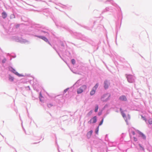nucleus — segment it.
<instances>
[{
    "label": "nucleus",
    "instance_id": "1",
    "mask_svg": "<svg viewBox=\"0 0 152 152\" xmlns=\"http://www.w3.org/2000/svg\"><path fill=\"white\" fill-rule=\"evenodd\" d=\"M87 88V86L85 85H83L77 89V93L78 94H80L82 93L84 90H85Z\"/></svg>",
    "mask_w": 152,
    "mask_h": 152
},
{
    "label": "nucleus",
    "instance_id": "2",
    "mask_svg": "<svg viewBox=\"0 0 152 152\" xmlns=\"http://www.w3.org/2000/svg\"><path fill=\"white\" fill-rule=\"evenodd\" d=\"M110 96V94H105L102 97L101 99L103 102L107 101L109 99Z\"/></svg>",
    "mask_w": 152,
    "mask_h": 152
},
{
    "label": "nucleus",
    "instance_id": "3",
    "mask_svg": "<svg viewBox=\"0 0 152 152\" xmlns=\"http://www.w3.org/2000/svg\"><path fill=\"white\" fill-rule=\"evenodd\" d=\"M128 82L130 83H133L134 80V77L132 75H128L127 77Z\"/></svg>",
    "mask_w": 152,
    "mask_h": 152
},
{
    "label": "nucleus",
    "instance_id": "4",
    "mask_svg": "<svg viewBox=\"0 0 152 152\" xmlns=\"http://www.w3.org/2000/svg\"><path fill=\"white\" fill-rule=\"evenodd\" d=\"M96 116H95L93 118H91L88 123L90 124L91 123H95L96 122Z\"/></svg>",
    "mask_w": 152,
    "mask_h": 152
},
{
    "label": "nucleus",
    "instance_id": "5",
    "mask_svg": "<svg viewBox=\"0 0 152 152\" xmlns=\"http://www.w3.org/2000/svg\"><path fill=\"white\" fill-rule=\"evenodd\" d=\"M137 132L140 134V135L144 139H146V137L145 135L141 132L139 130H137Z\"/></svg>",
    "mask_w": 152,
    "mask_h": 152
},
{
    "label": "nucleus",
    "instance_id": "6",
    "mask_svg": "<svg viewBox=\"0 0 152 152\" xmlns=\"http://www.w3.org/2000/svg\"><path fill=\"white\" fill-rule=\"evenodd\" d=\"M12 72H13L15 74L18 76L19 77H22L23 76V75L18 73L16 71L15 69H12Z\"/></svg>",
    "mask_w": 152,
    "mask_h": 152
},
{
    "label": "nucleus",
    "instance_id": "7",
    "mask_svg": "<svg viewBox=\"0 0 152 152\" xmlns=\"http://www.w3.org/2000/svg\"><path fill=\"white\" fill-rule=\"evenodd\" d=\"M104 87L105 89H107L108 88L110 83L107 81H105L104 83Z\"/></svg>",
    "mask_w": 152,
    "mask_h": 152
},
{
    "label": "nucleus",
    "instance_id": "8",
    "mask_svg": "<svg viewBox=\"0 0 152 152\" xmlns=\"http://www.w3.org/2000/svg\"><path fill=\"white\" fill-rule=\"evenodd\" d=\"M39 38L43 39L44 41H45V42H49L48 39L45 37H43V36H38V37Z\"/></svg>",
    "mask_w": 152,
    "mask_h": 152
},
{
    "label": "nucleus",
    "instance_id": "9",
    "mask_svg": "<svg viewBox=\"0 0 152 152\" xmlns=\"http://www.w3.org/2000/svg\"><path fill=\"white\" fill-rule=\"evenodd\" d=\"M119 99L120 100L122 101H126V98L124 96H120Z\"/></svg>",
    "mask_w": 152,
    "mask_h": 152
},
{
    "label": "nucleus",
    "instance_id": "10",
    "mask_svg": "<svg viewBox=\"0 0 152 152\" xmlns=\"http://www.w3.org/2000/svg\"><path fill=\"white\" fill-rule=\"evenodd\" d=\"M2 16L3 18H6L7 17V14L6 12H3L2 13Z\"/></svg>",
    "mask_w": 152,
    "mask_h": 152
},
{
    "label": "nucleus",
    "instance_id": "11",
    "mask_svg": "<svg viewBox=\"0 0 152 152\" xmlns=\"http://www.w3.org/2000/svg\"><path fill=\"white\" fill-rule=\"evenodd\" d=\"M120 110L121 112V115H122V116L124 118L126 116V115L124 113V112L122 111V109L121 108H120Z\"/></svg>",
    "mask_w": 152,
    "mask_h": 152
},
{
    "label": "nucleus",
    "instance_id": "12",
    "mask_svg": "<svg viewBox=\"0 0 152 152\" xmlns=\"http://www.w3.org/2000/svg\"><path fill=\"white\" fill-rule=\"evenodd\" d=\"M96 90L94 89V88H93L92 90L90 92V94L91 95H94L96 91Z\"/></svg>",
    "mask_w": 152,
    "mask_h": 152
},
{
    "label": "nucleus",
    "instance_id": "13",
    "mask_svg": "<svg viewBox=\"0 0 152 152\" xmlns=\"http://www.w3.org/2000/svg\"><path fill=\"white\" fill-rule=\"evenodd\" d=\"M98 83H96L93 88H94V89L96 90L97 88H98Z\"/></svg>",
    "mask_w": 152,
    "mask_h": 152
},
{
    "label": "nucleus",
    "instance_id": "14",
    "mask_svg": "<svg viewBox=\"0 0 152 152\" xmlns=\"http://www.w3.org/2000/svg\"><path fill=\"white\" fill-rule=\"evenodd\" d=\"M93 132V131L92 130H91L87 134L88 135H89V136H91V135H92V133Z\"/></svg>",
    "mask_w": 152,
    "mask_h": 152
},
{
    "label": "nucleus",
    "instance_id": "15",
    "mask_svg": "<svg viewBox=\"0 0 152 152\" xmlns=\"http://www.w3.org/2000/svg\"><path fill=\"white\" fill-rule=\"evenodd\" d=\"M98 109V106L97 105H96L95 108V112H97Z\"/></svg>",
    "mask_w": 152,
    "mask_h": 152
},
{
    "label": "nucleus",
    "instance_id": "16",
    "mask_svg": "<svg viewBox=\"0 0 152 152\" xmlns=\"http://www.w3.org/2000/svg\"><path fill=\"white\" fill-rule=\"evenodd\" d=\"M148 123L149 124H152V118H150L148 120Z\"/></svg>",
    "mask_w": 152,
    "mask_h": 152
},
{
    "label": "nucleus",
    "instance_id": "17",
    "mask_svg": "<svg viewBox=\"0 0 152 152\" xmlns=\"http://www.w3.org/2000/svg\"><path fill=\"white\" fill-rule=\"evenodd\" d=\"M99 126H98V127L96 129V130H95V133H96V134H98V131H99Z\"/></svg>",
    "mask_w": 152,
    "mask_h": 152
},
{
    "label": "nucleus",
    "instance_id": "18",
    "mask_svg": "<svg viewBox=\"0 0 152 152\" xmlns=\"http://www.w3.org/2000/svg\"><path fill=\"white\" fill-rule=\"evenodd\" d=\"M72 62L73 64H74L75 63V61L74 59H73L72 60Z\"/></svg>",
    "mask_w": 152,
    "mask_h": 152
},
{
    "label": "nucleus",
    "instance_id": "19",
    "mask_svg": "<svg viewBox=\"0 0 152 152\" xmlns=\"http://www.w3.org/2000/svg\"><path fill=\"white\" fill-rule=\"evenodd\" d=\"M103 121H104V118H103L102 119V121L100 122V123H99V126L101 125L102 124V123L103 122Z\"/></svg>",
    "mask_w": 152,
    "mask_h": 152
},
{
    "label": "nucleus",
    "instance_id": "20",
    "mask_svg": "<svg viewBox=\"0 0 152 152\" xmlns=\"http://www.w3.org/2000/svg\"><path fill=\"white\" fill-rule=\"evenodd\" d=\"M43 98L42 96H41V95L40 94V100L41 102H42L43 101V100L42 99V98Z\"/></svg>",
    "mask_w": 152,
    "mask_h": 152
},
{
    "label": "nucleus",
    "instance_id": "21",
    "mask_svg": "<svg viewBox=\"0 0 152 152\" xmlns=\"http://www.w3.org/2000/svg\"><path fill=\"white\" fill-rule=\"evenodd\" d=\"M47 106L48 107H50L53 106V105L51 104H47Z\"/></svg>",
    "mask_w": 152,
    "mask_h": 152
},
{
    "label": "nucleus",
    "instance_id": "22",
    "mask_svg": "<svg viewBox=\"0 0 152 152\" xmlns=\"http://www.w3.org/2000/svg\"><path fill=\"white\" fill-rule=\"evenodd\" d=\"M9 80L11 81H13V80L14 78L12 77H9Z\"/></svg>",
    "mask_w": 152,
    "mask_h": 152
},
{
    "label": "nucleus",
    "instance_id": "23",
    "mask_svg": "<svg viewBox=\"0 0 152 152\" xmlns=\"http://www.w3.org/2000/svg\"><path fill=\"white\" fill-rule=\"evenodd\" d=\"M6 61V59L5 58H4L2 61V62L3 63H5Z\"/></svg>",
    "mask_w": 152,
    "mask_h": 152
},
{
    "label": "nucleus",
    "instance_id": "24",
    "mask_svg": "<svg viewBox=\"0 0 152 152\" xmlns=\"http://www.w3.org/2000/svg\"><path fill=\"white\" fill-rule=\"evenodd\" d=\"M134 141H137V139L136 137H133Z\"/></svg>",
    "mask_w": 152,
    "mask_h": 152
},
{
    "label": "nucleus",
    "instance_id": "25",
    "mask_svg": "<svg viewBox=\"0 0 152 152\" xmlns=\"http://www.w3.org/2000/svg\"><path fill=\"white\" fill-rule=\"evenodd\" d=\"M141 117H142V118L144 120H145V121H146V119L144 117H143L142 116Z\"/></svg>",
    "mask_w": 152,
    "mask_h": 152
},
{
    "label": "nucleus",
    "instance_id": "26",
    "mask_svg": "<svg viewBox=\"0 0 152 152\" xmlns=\"http://www.w3.org/2000/svg\"><path fill=\"white\" fill-rule=\"evenodd\" d=\"M132 132L133 135H134L135 134V132L134 131H132Z\"/></svg>",
    "mask_w": 152,
    "mask_h": 152
},
{
    "label": "nucleus",
    "instance_id": "27",
    "mask_svg": "<svg viewBox=\"0 0 152 152\" xmlns=\"http://www.w3.org/2000/svg\"><path fill=\"white\" fill-rule=\"evenodd\" d=\"M67 91V89H65L64 90V92L65 93Z\"/></svg>",
    "mask_w": 152,
    "mask_h": 152
},
{
    "label": "nucleus",
    "instance_id": "28",
    "mask_svg": "<svg viewBox=\"0 0 152 152\" xmlns=\"http://www.w3.org/2000/svg\"><path fill=\"white\" fill-rule=\"evenodd\" d=\"M92 113V111H90L89 112V113H90V114H91V113Z\"/></svg>",
    "mask_w": 152,
    "mask_h": 152
},
{
    "label": "nucleus",
    "instance_id": "29",
    "mask_svg": "<svg viewBox=\"0 0 152 152\" xmlns=\"http://www.w3.org/2000/svg\"><path fill=\"white\" fill-rule=\"evenodd\" d=\"M128 117H129V118L130 119V116H129V115H128Z\"/></svg>",
    "mask_w": 152,
    "mask_h": 152
},
{
    "label": "nucleus",
    "instance_id": "30",
    "mask_svg": "<svg viewBox=\"0 0 152 152\" xmlns=\"http://www.w3.org/2000/svg\"><path fill=\"white\" fill-rule=\"evenodd\" d=\"M140 147H141V145H140Z\"/></svg>",
    "mask_w": 152,
    "mask_h": 152
}]
</instances>
